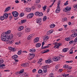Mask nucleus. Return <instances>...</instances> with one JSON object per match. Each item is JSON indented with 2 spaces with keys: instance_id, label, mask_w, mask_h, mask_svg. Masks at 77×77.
<instances>
[{
  "instance_id": "f257e3e1",
  "label": "nucleus",
  "mask_w": 77,
  "mask_h": 77,
  "mask_svg": "<svg viewBox=\"0 0 77 77\" xmlns=\"http://www.w3.org/2000/svg\"><path fill=\"white\" fill-rule=\"evenodd\" d=\"M7 38H8L7 34H6L4 32L2 34L1 36V39L2 41H5V42H8V41H9V40H8V39H7Z\"/></svg>"
},
{
  "instance_id": "f03ea898",
  "label": "nucleus",
  "mask_w": 77,
  "mask_h": 77,
  "mask_svg": "<svg viewBox=\"0 0 77 77\" xmlns=\"http://www.w3.org/2000/svg\"><path fill=\"white\" fill-rule=\"evenodd\" d=\"M48 66H45L42 67V68L43 69V71L44 73H46L47 72V69L49 68Z\"/></svg>"
},
{
  "instance_id": "7ed1b4c3",
  "label": "nucleus",
  "mask_w": 77,
  "mask_h": 77,
  "mask_svg": "<svg viewBox=\"0 0 77 77\" xmlns=\"http://www.w3.org/2000/svg\"><path fill=\"white\" fill-rule=\"evenodd\" d=\"M7 39L8 41V40H10V39H12L14 37V35H13L12 34H7Z\"/></svg>"
},
{
  "instance_id": "20e7f679",
  "label": "nucleus",
  "mask_w": 77,
  "mask_h": 77,
  "mask_svg": "<svg viewBox=\"0 0 77 77\" xmlns=\"http://www.w3.org/2000/svg\"><path fill=\"white\" fill-rule=\"evenodd\" d=\"M12 14L14 17H17L18 16V13L16 11L12 12Z\"/></svg>"
},
{
  "instance_id": "39448f33",
  "label": "nucleus",
  "mask_w": 77,
  "mask_h": 77,
  "mask_svg": "<svg viewBox=\"0 0 77 77\" xmlns=\"http://www.w3.org/2000/svg\"><path fill=\"white\" fill-rule=\"evenodd\" d=\"M71 7L69 8L68 7H67L63 9V11H65V12H68V11H71Z\"/></svg>"
},
{
  "instance_id": "423d86ee",
  "label": "nucleus",
  "mask_w": 77,
  "mask_h": 77,
  "mask_svg": "<svg viewBox=\"0 0 77 77\" xmlns=\"http://www.w3.org/2000/svg\"><path fill=\"white\" fill-rule=\"evenodd\" d=\"M8 49L11 51H13V52L14 51H16V48H12V47L10 46L8 47Z\"/></svg>"
},
{
  "instance_id": "0eeeda50",
  "label": "nucleus",
  "mask_w": 77,
  "mask_h": 77,
  "mask_svg": "<svg viewBox=\"0 0 77 77\" xmlns=\"http://www.w3.org/2000/svg\"><path fill=\"white\" fill-rule=\"evenodd\" d=\"M35 35L34 34H31L27 38V39L29 40V39H30L32 38L33 37V36Z\"/></svg>"
},
{
  "instance_id": "6e6552de",
  "label": "nucleus",
  "mask_w": 77,
  "mask_h": 77,
  "mask_svg": "<svg viewBox=\"0 0 77 77\" xmlns=\"http://www.w3.org/2000/svg\"><path fill=\"white\" fill-rule=\"evenodd\" d=\"M73 34L71 35L70 36L72 38H75L77 36V33H75V32H73Z\"/></svg>"
},
{
  "instance_id": "1a4fd4ad",
  "label": "nucleus",
  "mask_w": 77,
  "mask_h": 77,
  "mask_svg": "<svg viewBox=\"0 0 77 77\" xmlns=\"http://www.w3.org/2000/svg\"><path fill=\"white\" fill-rule=\"evenodd\" d=\"M29 54L30 56H31V57H30L29 59V60H30V59H33V57H34L35 56V54L33 53H32V54L30 53Z\"/></svg>"
},
{
  "instance_id": "9d476101",
  "label": "nucleus",
  "mask_w": 77,
  "mask_h": 77,
  "mask_svg": "<svg viewBox=\"0 0 77 77\" xmlns=\"http://www.w3.org/2000/svg\"><path fill=\"white\" fill-rule=\"evenodd\" d=\"M5 19H7L8 18V14L7 13H5L3 16Z\"/></svg>"
},
{
  "instance_id": "9b49d317",
  "label": "nucleus",
  "mask_w": 77,
  "mask_h": 77,
  "mask_svg": "<svg viewBox=\"0 0 77 77\" xmlns=\"http://www.w3.org/2000/svg\"><path fill=\"white\" fill-rule=\"evenodd\" d=\"M29 65V63H25L21 64V66H23V67H26V66H28Z\"/></svg>"
},
{
  "instance_id": "f8f14e48",
  "label": "nucleus",
  "mask_w": 77,
  "mask_h": 77,
  "mask_svg": "<svg viewBox=\"0 0 77 77\" xmlns=\"http://www.w3.org/2000/svg\"><path fill=\"white\" fill-rule=\"evenodd\" d=\"M36 23H40L42 21V19L41 18H39L37 19L36 20Z\"/></svg>"
},
{
  "instance_id": "ddd939ff",
  "label": "nucleus",
  "mask_w": 77,
  "mask_h": 77,
  "mask_svg": "<svg viewBox=\"0 0 77 77\" xmlns=\"http://www.w3.org/2000/svg\"><path fill=\"white\" fill-rule=\"evenodd\" d=\"M38 41H39V38L38 37L35 38L34 40V43H37Z\"/></svg>"
},
{
  "instance_id": "4468645a",
  "label": "nucleus",
  "mask_w": 77,
  "mask_h": 77,
  "mask_svg": "<svg viewBox=\"0 0 77 77\" xmlns=\"http://www.w3.org/2000/svg\"><path fill=\"white\" fill-rule=\"evenodd\" d=\"M55 48H59V46H58V43L57 42H55V46H54Z\"/></svg>"
},
{
  "instance_id": "2eb2a0df",
  "label": "nucleus",
  "mask_w": 77,
  "mask_h": 77,
  "mask_svg": "<svg viewBox=\"0 0 77 77\" xmlns=\"http://www.w3.org/2000/svg\"><path fill=\"white\" fill-rule=\"evenodd\" d=\"M33 17V13H31L30 14H29L28 15L27 18H32V17Z\"/></svg>"
},
{
  "instance_id": "dca6fc26",
  "label": "nucleus",
  "mask_w": 77,
  "mask_h": 77,
  "mask_svg": "<svg viewBox=\"0 0 77 77\" xmlns=\"http://www.w3.org/2000/svg\"><path fill=\"white\" fill-rule=\"evenodd\" d=\"M18 57V56L17 55H14L12 56V58L13 59H17Z\"/></svg>"
},
{
  "instance_id": "f3484780",
  "label": "nucleus",
  "mask_w": 77,
  "mask_h": 77,
  "mask_svg": "<svg viewBox=\"0 0 77 77\" xmlns=\"http://www.w3.org/2000/svg\"><path fill=\"white\" fill-rule=\"evenodd\" d=\"M60 8L57 7V9L56 10L55 12L56 13H59L60 12Z\"/></svg>"
},
{
  "instance_id": "a211bd4d",
  "label": "nucleus",
  "mask_w": 77,
  "mask_h": 77,
  "mask_svg": "<svg viewBox=\"0 0 77 77\" xmlns=\"http://www.w3.org/2000/svg\"><path fill=\"white\" fill-rule=\"evenodd\" d=\"M36 51V49H35L32 48L29 51L31 53H35V51Z\"/></svg>"
},
{
  "instance_id": "6ab92c4d",
  "label": "nucleus",
  "mask_w": 77,
  "mask_h": 77,
  "mask_svg": "<svg viewBox=\"0 0 77 77\" xmlns=\"http://www.w3.org/2000/svg\"><path fill=\"white\" fill-rule=\"evenodd\" d=\"M41 45V44L40 43H37L35 45V47L38 48L40 47Z\"/></svg>"
},
{
  "instance_id": "aec40b11",
  "label": "nucleus",
  "mask_w": 77,
  "mask_h": 77,
  "mask_svg": "<svg viewBox=\"0 0 77 77\" xmlns=\"http://www.w3.org/2000/svg\"><path fill=\"white\" fill-rule=\"evenodd\" d=\"M10 9H11V7H8L7 8H6L4 11V12H8L9 10H10Z\"/></svg>"
},
{
  "instance_id": "412c9836",
  "label": "nucleus",
  "mask_w": 77,
  "mask_h": 77,
  "mask_svg": "<svg viewBox=\"0 0 77 77\" xmlns=\"http://www.w3.org/2000/svg\"><path fill=\"white\" fill-rule=\"evenodd\" d=\"M25 11H26V12H30V11L31 10V8H29L28 7L25 8Z\"/></svg>"
},
{
  "instance_id": "4be33fe9",
  "label": "nucleus",
  "mask_w": 77,
  "mask_h": 77,
  "mask_svg": "<svg viewBox=\"0 0 77 77\" xmlns=\"http://www.w3.org/2000/svg\"><path fill=\"white\" fill-rule=\"evenodd\" d=\"M45 63H51V60L49 59L46 60L45 61Z\"/></svg>"
},
{
  "instance_id": "5701e85b",
  "label": "nucleus",
  "mask_w": 77,
  "mask_h": 77,
  "mask_svg": "<svg viewBox=\"0 0 77 77\" xmlns=\"http://www.w3.org/2000/svg\"><path fill=\"white\" fill-rule=\"evenodd\" d=\"M23 29V26H21L18 28V30H19V31H21V30H22Z\"/></svg>"
},
{
  "instance_id": "b1692460",
  "label": "nucleus",
  "mask_w": 77,
  "mask_h": 77,
  "mask_svg": "<svg viewBox=\"0 0 77 77\" xmlns=\"http://www.w3.org/2000/svg\"><path fill=\"white\" fill-rule=\"evenodd\" d=\"M25 31L27 33H28V32H29L30 31V28H26L25 30Z\"/></svg>"
},
{
  "instance_id": "393cba45",
  "label": "nucleus",
  "mask_w": 77,
  "mask_h": 77,
  "mask_svg": "<svg viewBox=\"0 0 77 77\" xmlns=\"http://www.w3.org/2000/svg\"><path fill=\"white\" fill-rule=\"evenodd\" d=\"M48 39V36H47L45 37V38H44V42H46L47 41V40Z\"/></svg>"
},
{
  "instance_id": "a878e982",
  "label": "nucleus",
  "mask_w": 77,
  "mask_h": 77,
  "mask_svg": "<svg viewBox=\"0 0 77 77\" xmlns=\"http://www.w3.org/2000/svg\"><path fill=\"white\" fill-rule=\"evenodd\" d=\"M50 28H53L55 27V25L54 24H52L51 25H50Z\"/></svg>"
},
{
  "instance_id": "bb28decb",
  "label": "nucleus",
  "mask_w": 77,
  "mask_h": 77,
  "mask_svg": "<svg viewBox=\"0 0 77 77\" xmlns=\"http://www.w3.org/2000/svg\"><path fill=\"white\" fill-rule=\"evenodd\" d=\"M46 51L44 52H41V53L42 54H44V53H48V52H49L50 51V50H48L47 49H46Z\"/></svg>"
},
{
  "instance_id": "cd10ccee",
  "label": "nucleus",
  "mask_w": 77,
  "mask_h": 77,
  "mask_svg": "<svg viewBox=\"0 0 77 77\" xmlns=\"http://www.w3.org/2000/svg\"><path fill=\"white\" fill-rule=\"evenodd\" d=\"M67 50H69L68 48L63 49V52H66V51H67Z\"/></svg>"
},
{
  "instance_id": "c85d7f7f",
  "label": "nucleus",
  "mask_w": 77,
  "mask_h": 77,
  "mask_svg": "<svg viewBox=\"0 0 77 77\" xmlns=\"http://www.w3.org/2000/svg\"><path fill=\"white\" fill-rule=\"evenodd\" d=\"M42 16H43V13H42V12H39L38 14V16L42 17Z\"/></svg>"
},
{
  "instance_id": "c756f323",
  "label": "nucleus",
  "mask_w": 77,
  "mask_h": 77,
  "mask_svg": "<svg viewBox=\"0 0 77 77\" xmlns=\"http://www.w3.org/2000/svg\"><path fill=\"white\" fill-rule=\"evenodd\" d=\"M47 16H44L43 19V21H46V20H47Z\"/></svg>"
},
{
  "instance_id": "7c9ffc66",
  "label": "nucleus",
  "mask_w": 77,
  "mask_h": 77,
  "mask_svg": "<svg viewBox=\"0 0 77 77\" xmlns=\"http://www.w3.org/2000/svg\"><path fill=\"white\" fill-rule=\"evenodd\" d=\"M55 70L56 71H57L58 70V69H59V65H57V66H56L55 67Z\"/></svg>"
},
{
  "instance_id": "2f4dec72",
  "label": "nucleus",
  "mask_w": 77,
  "mask_h": 77,
  "mask_svg": "<svg viewBox=\"0 0 77 77\" xmlns=\"http://www.w3.org/2000/svg\"><path fill=\"white\" fill-rule=\"evenodd\" d=\"M68 75H69V74H66L65 73H64L63 74V77H67V76H68Z\"/></svg>"
},
{
  "instance_id": "473e14b6",
  "label": "nucleus",
  "mask_w": 77,
  "mask_h": 77,
  "mask_svg": "<svg viewBox=\"0 0 77 77\" xmlns=\"http://www.w3.org/2000/svg\"><path fill=\"white\" fill-rule=\"evenodd\" d=\"M11 31L8 30V31H7V32H6L5 33V34H6V35H8V34H9V33H11Z\"/></svg>"
},
{
  "instance_id": "72a5a7b5",
  "label": "nucleus",
  "mask_w": 77,
  "mask_h": 77,
  "mask_svg": "<svg viewBox=\"0 0 77 77\" xmlns=\"http://www.w3.org/2000/svg\"><path fill=\"white\" fill-rule=\"evenodd\" d=\"M43 72L42 71V69H39L38 71V72L39 73V74H41V73H42Z\"/></svg>"
},
{
  "instance_id": "f704fd0d",
  "label": "nucleus",
  "mask_w": 77,
  "mask_h": 77,
  "mask_svg": "<svg viewBox=\"0 0 77 77\" xmlns=\"http://www.w3.org/2000/svg\"><path fill=\"white\" fill-rule=\"evenodd\" d=\"M27 21L26 20H21V23H26Z\"/></svg>"
},
{
  "instance_id": "c9c22d12",
  "label": "nucleus",
  "mask_w": 77,
  "mask_h": 77,
  "mask_svg": "<svg viewBox=\"0 0 77 77\" xmlns=\"http://www.w3.org/2000/svg\"><path fill=\"white\" fill-rule=\"evenodd\" d=\"M4 62V61L3 60V59H1L0 60V63H3V62Z\"/></svg>"
},
{
  "instance_id": "e433bc0d",
  "label": "nucleus",
  "mask_w": 77,
  "mask_h": 77,
  "mask_svg": "<svg viewBox=\"0 0 77 77\" xmlns=\"http://www.w3.org/2000/svg\"><path fill=\"white\" fill-rule=\"evenodd\" d=\"M24 15V13H20V16L21 17H23Z\"/></svg>"
},
{
  "instance_id": "4c0bfd02",
  "label": "nucleus",
  "mask_w": 77,
  "mask_h": 77,
  "mask_svg": "<svg viewBox=\"0 0 77 77\" xmlns=\"http://www.w3.org/2000/svg\"><path fill=\"white\" fill-rule=\"evenodd\" d=\"M42 8L43 9L44 11H45V9H46L47 8V6L45 5L44 7H42Z\"/></svg>"
},
{
  "instance_id": "58836bf2",
  "label": "nucleus",
  "mask_w": 77,
  "mask_h": 77,
  "mask_svg": "<svg viewBox=\"0 0 77 77\" xmlns=\"http://www.w3.org/2000/svg\"><path fill=\"white\" fill-rule=\"evenodd\" d=\"M39 12L38 11H36L35 13V15H39Z\"/></svg>"
},
{
  "instance_id": "ea45409f",
  "label": "nucleus",
  "mask_w": 77,
  "mask_h": 77,
  "mask_svg": "<svg viewBox=\"0 0 77 77\" xmlns=\"http://www.w3.org/2000/svg\"><path fill=\"white\" fill-rule=\"evenodd\" d=\"M62 21L63 22L67 21V18L66 17H65L63 20Z\"/></svg>"
},
{
  "instance_id": "a19ab883",
  "label": "nucleus",
  "mask_w": 77,
  "mask_h": 77,
  "mask_svg": "<svg viewBox=\"0 0 77 77\" xmlns=\"http://www.w3.org/2000/svg\"><path fill=\"white\" fill-rule=\"evenodd\" d=\"M21 35H22V34L21 32L18 33V36H19V37H20V36H21Z\"/></svg>"
},
{
  "instance_id": "79ce46f5",
  "label": "nucleus",
  "mask_w": 77,
  "mask_h": 77,
  "mask_svg": "<svg viewBox=\"0 0 77 77\" xmlns=\"http://www.w3.org/2000/svg\"><path fill=\"white\" fill-rule=\"evenodd\" d=\"M68 1H67L64 4V6H66V5H68Z\"/></svg>"
},
{
  "instance_id": "37998d69",
  "label": "nucleus",
  "mask_w": 77,
  "mask_h": 77,
  "mask_svg": "<svg viewBox=\"0 0 77 77\" xmlns=\"http://www.w3.org/2000/svg\"><path fill=\"white\" fill-rule=\"evenodd\" d=\"M68 65H64L63 66V68H68Z\"/></svg>"
},
{
  "instance_id": "c03bdc74",
  "label": "nucleus",
  "mask_w": 77,
  "mask_h": 77,
  "mask_svg": "<svg viewBox=\"0 0 77 77\" xmlns=\"http://www.w3.org/2000/svg\"><path fill=\"white\" fill-rule=\"evenodd\" d=\"M0 19L1 20H4V19H5V18H4V17H3V16H1L0 17Z\"/></svg>"
},
{
  "instance_id": "a18cd8bd",
  "label": "nucleus",
  "mask_w": 77,
  "mask_h": 77,
  "mask_svg": "<svg viewBox=\"0 0 77 77\" xmlns=\"http://www.w3.org/2000/svg\"><path fill=\"white\" fill-rule=\"evenodd\" d=\"M21 51L20 50V51H18V53H17V54H18L19 55H21Z\"/></svg>"
},
{
  "instance_id": "49530a36",
  "label": "nucleus",
  "mask_w": 77,
  "mask_h": 77,
  "mask_svg": "<svg viewBox=\"0 0 77 77\" xmlns=\"http://www.w3.org/2000/svg\"><path fill=\"white\" fill-rule=\"evenodd\" d=\"M70 51L69 54H72L73 53V50L72 49H70Z\"/></svg>"
},
{
  "instance_id": "de8ad7c7",
  "label": "nucleus",
  "mask_w": 77,
  "mask_h": 77,
  "mask_svg": "<svg viewBox=\"0 0 77 77\" xmlns=\"http://www.w3.org/2000/svg\"><path fill=\"white\" fill-rule=\"evenodd\" d=\"M20 43H21V42H20V41H19V42H16L15 43V44H16V45H18V44Z\"/></svg>"
},
{
  "instance_id": "09e8293b",
  "label": "nucleus",
  "mask_w": 77,
  "mask_h": 77,
  "mask_svg": "<svg viewBox=\"0 0 77 77\" xmlns=\"http://www.w3.org/2000/svg\"><path fill=\"white\" fill-rule=\"evenodd\" d=\"M65 40L66 41H70L68 38H65Z\"/></svg>"
},
{
  "instance_id": "8fccbe9b",
  "label": "nucleus",
  "mask_w": 77,
  "mask_h": 77,
  "mask_svg": "<svg viewBox=\"0 0 77 77\" xmlns=\"http://www.w3.org/2000/svg\"><path fill=\"white\" fill-rule=\"evenodd\" d=\"M42 61V58H40L39 60V61L38 62V63L39 62H41Z\"/></svg>"
},
{
  "instance_id": "3c124183",
  "label": "nucleus",
  "mask_w": 77,
  "mask_h": 77,
  "mask_svg": "<svg viewBox=\"0 0 77 77\" xmlns=\"http://www.w3.org/2000/svg\"><path fill=\"white\" fill-rule=\"evenodd\" d=\"M53 60L54 61H56V57H53L52 58Z\"/></svg>"
},
{
  "instance_id": "603ef678",
  "label": "nucleus",
  "mask_w": 77,
  "mask_h": 77,
  "mask_svg": "<svg viewBox=\"0 0 77 77\" xmlns=\"http://www.w3.org/2000/svg\"><path fill=\"white\" fill-rule=\"evenodd\" d=\"M57 8H60V2H58L57 4Z\"/></svg>"
},
{
  "instance_id": "864d4df0",
  "label": "nucleus",
  "mask_w": 77,
  "mask_h": 77,
  "mask_svg": "<svg viewBox=\"0 0 77 77\" xmlns=\"http://www.w3.org/2000/svg\"><path fill=\"white\" fill-rule=\"evenodd\" d=\"M36 71V69H34L32 71V72H35Z\"/></svg>"
},
{
  "instance_id": "5fc2aeb1",
  "label": "nucleus",
  "mask_w": 77,
  "mask_h": 77,
  "mask_svg": "<svg viewBox=\"0 0 77 77\" xmlns=\"http://www.w3.org/2000/svg\"><path fill=\"white\" fill-rule=\"evenodd\" d=\"M23 72H24V69H23V70H20V74H22V73Z\"/></svg>"
},
{
  "instance_id": "6e6d98bb",
  "label": "nucleus",
  "mask_w": 77,
  "mask_h": 77,
  "mask_svg": "<svg viewBox=\"0 0 77 77\" xmlns=\"http://www.w3.org/2000/svg\"><path fill=\"white\" fill-rule=\"evenodd\" d=\"M58 46H59H59H60V45H62V43H58Z\"/></svg>"
},
{
  "instance_id": "4d7b16f0",
  "label": "nucleus",
  "mask_w": 77,
  "mask_h": 77,
  "mask_svg": "<svg viewBox=\"0 0 77 77\" xmlns=\"http://www.w3.org/2000/svg\"><path fill=\"white\" fill-rule=\"evenodd\" d=\"M75 42H77V37L74 39Z\"/></svg>"
},
{
  "instance_id": "13d9d810",
  "label": "nucleus",
  "mask_w": 77,
  "mask_h": 77,
  "mask_svg": "<svg viewBox=\"0 0 77 77\" xmlns=\"http://www.w3.org/2000/svg\"><path fill=\"white\" fill-rule=\"evenodd\" d=\"M39 2H40V0H37L36 1V3H39Z\"/></svg>"
},
{
  "instance_id": "bf43d9fd",
  "label": "nucleus",
  "mask_w": 77,
  "mask_h": 77,
  "mask_svg": "<svg viewBox=\"0 0 77 77\" xmlns=\"http://www.w3.org/2000/svg\"><path fill=\"white\" fill-rule=\"evenodd\" d=\"M7 44H12V42L11 41H10L8 43L7 42Z\"/></svg>"
},
{
  "instance_id": "052dcab7",
  "label": "nucleus",
  "mask_w": 77,
  "mask_h": 77,
  "mask_svg": "<svg viewBox=\"0 0 77 77\" xmlns=\"http://www.w3.org/2000/svg\"><path fill=\"white\" fill-rule=\"evenodd\" d=\"M73 42H74V41H73V40H72L69 42V44H72Z\"/></svg>"
},
{
  "instance_id": "680f3d73",
  "label": "nucleus",
  "mask_w": 77,
  "mask_h": 77,
  "mask_svg": "<svg viewBox=\"0 0 77 77\" xmlns=\"http://www.w3.org/2000/svg\"><path fill=\"white\" fill-rule=\"evenodd\" d=\"M35 8H36L35 7H32L31 8V9H32V10H33V9L35 10Z\"/></svg>"
},
{
  "instance_id": "e2e57ef3",
  "label": "nucleus",
  "mask_w": 77,
  "mask_h": 77,
  "mask_svg": "<svg viewBox=\"0 0 77 77\" xmlns=\"http://www.w3.org/2000/svg\"><path fill=\"white\" fill-rule=\"evenodd\" d=\"M49 47V46H48L44 47V48L43 49H45V48H48V47Z\"/></svg>"
},
{
  "instance_id": "0e129e2a",
  "label": "nucleus",
  "mask_w": 77,
  "mask_h": 77,
  "mask_svg": "<svg viewBox=\"0 0 77 77\" xmlns=\"http://www.w3.org/2000/svg\"><path fill=\"white\" fill-rule=\"evenodd\" d=\"M12 16H10L9 17V20H11V19H12Z\"/></svg>"
},
{
  "instance_id": "69168bd1",
  "label": "nucleus",
  "mask_w": 77,
  "mask_h": 77,
  "mask_svg": "<svg viewBox=\"0 0 77 77\" xmlns=\"http://www.w3.org/2000/svg\"><path fill=\"white\" fill-rule=\"evenodd\" d=\"M63 26H64V27L65 28V29H66V27H67V26H68L67 25H63Z\"/></svg>"
},
{
  "instance_id": "338daca9",
  "label": "nucleus",
  "mask_w": 77,
  "mask_h": 77,
  "mask_svg": "<svg viewBox=\"0 0 77 77\" xmlns=\"http://www.w3.org/2000/svg\"><path fill=\"white\" fill-rule=\"evenodd\" d=\"M53 5H54V4H53V3L50 6H49V8H51L53 6Z\"/></svg>"
},
{
  "instance_id": "774afa93",
  "label": "nucleus",
  "mask_w": 77,
  "mask_h": 77,
  "mask_svg": "<svg viewBox=\"0 0 77 77\" xmlns=\"http://www.w3.org/2000/svg\"><path fill=\"white\" fill-rule=\"evenodd\" d=\"M15 2L16 3H19L20 2L19 1H18V0H16L15 1Z\"/></svg>"
}]
</instances>
